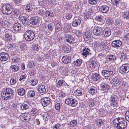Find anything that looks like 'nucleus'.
<instances>
[{
  "instance_id": "obj_1",
  "label": "nucleus",
  "mask_w": 129,
  "mask_h": 129,
  "mask_svg": "<svg viewBox=\"0 0 129 129\" xmlns=\"http://www.w3.org/2000/svg\"><path fill=\"white\" fill-rule=\"evenodd\" d=\"M113 123L115 127L118 129H124L126 127V121L122 117L116 118L113 121Z\"/></svg>"
},
{
  "instance_id": "obj_2",
  "label": "nucleus",
  "mask_w": 129,
  "mask_h": 129,
  "mask_svg": "<svg viewBox=\"0 0 129 129\" xmlns=\"http://www.w3.org/2000/svg\"><path fill=\"white\" fill-rule=\"evenodd\" d=\"M13 94V91L10 88H7L4 89L1 94L2 99L5 100H9L12 98Z\"/></svg>"
},
{
  "instance_id": "obj_3",
  "label": "nucleus",
  "mask_w": 129,
  "mask_h": 129,
  "mask_svg": "<svg viewBox=\"0 0 129 129\" xmlns=\"http://www.w3.org/2000/svg\"><path fill=\"white\" fill-rule=\"evenodd\" d=\"M12 6L8 4L4 5L2 8V11L3 13L5 14H10L12 13Z\"/></svg>"
},
{
  "instance_id": "obj_4",
  "label": "nucleus",
  "mask_w": 129,
  "mask_h": 129,
  "mask_svg": "<svg viewBox=\"0 0 129 129\" xmlns=\"http://www.w3.org/2000/svg\"><path fill=\"white\" fill-rule=\"evenodd\" d=\"M24 37L26 40L30 41L33 40L35 38V34L32 31L28 30L25 32Z\"/></svg>"
},
{
  "instance_id": "obj_5",
  "label": "nucleus",
  "mask_w": 129,
  "mask_h": 129,
  "mask_svg": "<svg viewBox=\"0 0 129 129\" xmlns=\"http://www.w3.org/2000/svg\"><path fill=\"white\" fill-rule=\"evenodd\" d=\"M94 46L101 50L107 49L108 48L106 44L102 43L99 41H96L95 42Z\"/></svg>"
},
{
  "instance_id": "obj_6",
  "label": "nucleus",
  "mask_w": 129,
  "mask_h": 129,
  "mask_svg": "<svg viewBox=\"0 0 129 129\" xmlns=\"http://www.w3.org/2000/svg\"><path fill=\"white\" fill-rule=\"evenodd\" d=\"M65 103L66 104L71 105L72 107L76 106L78 104L77 101L71 96L67 98L65 101Z\"/></svg>"
},
{
  "instance_id": "obj_7",
  "label": "nucleus",
  "mask_w": 129,
  "mask_h": 129,
  "mask_svg": "<svg viewBox=\"0 0 129 129\" xmlns=\"http://www.w3.org/2000/svg\"><path fill=\"white\" fill-rule=\"evenodd\" d=\"M118 97L115 95H112L110 98L109 101L111 106L116 107L118 104Z\"/></svg>"
},
{
  "instance_id": "obj_8",
  "label": "nucleus",
  "mask_w": 129,
  "mask_h": 129,
  "mask_svg": "<svg viewBox=\"0 0 129 129\" xmlns=\"http://www.w3.org/2000/svg\"><path fill=\"white\" fill-rule=\"evenodd\" d=\"M119 72L123 74H126L129 71V64H125L120 66Z\"/></svg>"
},
{
  "instance_id": "obj_9",
  "label": "nucleus",
  "mask_w": 129,
  "mask_h": 129,
  "mask_svg": "<svg viewBox=\"0 0 129 129\" xmlns=\"http://www.w3.org/2000/svg\"><path fill=\"white\" fill-rule=\"evenodd\" d=\"M113 83L118 89L122 88L126 85L125 83H122L120 80L118 79H113Z\"/></svg>"
},
{
  "instance_id": "obj_10",
  "label": "nucleus",
  "mask_w": 129,
  "mask_h": 129,
  "mask_svg": "<svg viewBox=\"0 0 129 129\" xmlns=\"http://www.w3.org/2000/svg\"><path fill=\"white\" fill-rule=\"evenodd\" d=\"M100 104L99 101L97 99H88V105L89 107L98 106Z\"/></svg>"
},
{
  "instance_id": "obj_11",
  "label": "nucleus",
  "mask_w": 129,
  "mask_h": 129,
  "mask_svg": "<svg viewBox=\"0 0 129 129\" xmlns=\"http://www.w3.org/2000/svg\"><path fill=\"white\" fill-rule=\"evenodd\" d=\"M102 27L99 25L95 26L92 30L93 34L97 36H101L102 34Z\"/></svg>"
},
{
  "instance_id": "obj_12",
  "label": "nucleus",
  "mask_w": 129,
  "mask_h": 129,
  "mask_svg": "<svg viewBox=\"0 0 129 129\" xmlns=\"http://www.w3.org/2000/svg\"><path fill=\"white\" fill-rule=\"evenodd\" d=\"M30 117V114L28 113H21L20 116L21 120L24 122L28 121Z\"/></svg>"
},
{
  "instance_id": "obj_13",
  "label": "nucleus",
  "mask_w": 129,
  "mask_h": 129,
  "mask_svg": "<svg viewBox=\"0 0 129 129\" xmlns=\"http://www.w3.org/2000/svg\"><path fill=\"white\" fill-rule=\"evenodd\" d=\"M41 102L43 106L46 107L50 104V99L48 97L43 98L41 99Z\"/></svg>"
},
{
  "instance_id": "obj_14",
  "label": "nucleus",
  "mask_w": 129,
  "mask_h": 129,
  "mask_svg": "<svg viewBox=\"0 0 129 129\" xmlns=\"http://www.w3.org/2000/svg\"><path fill=\"white\" fill-rule=\"evenodd\" d=\"M102 75L105 77L113 75V71L109 69L102 70L101 72Z\"/></svg>"
},
{
  "instance_id": "obj_15",
  "label": "nucleus",
  "mask_w": 129,
  "mask_h": 129,
  "mask_svg": "<svg viewBox=\"0 0 129 129\" xmlns=\"http://www.w3.org/2000/svg\"><path fill=\"white\" fill-rule=\"evenodd\" d=\"M27 15L25 16H20L19 19L24 25H27L29 23V19L27 18Z\"/></svg>"
},
{
  "instance_id": "obj_16",
  "label": "nucleus",
  "mask_w": 129,
  "mask_h": 129,
  "mask_svg": "<svg viewBox=\"0 0 129 129\" xmlns=\"http://www.w3.org/2000/svg\"><path fill=\"white\" fill-rule=\"evenodd\" d=\"M30 23L33 25H35L39 24V20L37 17H32L30 18Z\"/></svg>"
},
{
  "instance_id": "obj_17",
  "label": "nucleus",
  "mask_w": 129,
  "mask_h": 129,
  "mask_svg": "<svg viewBox=\"0 0 129 129\" xmlns=\"http://www.w3.org/2000/svg\"><path fill=\"white\" fill-rule=\"evenodd\" d=\"M109 8L108 6L104 5L100 6L99 8V11L103 13H106L109 11Z\"/></svg>"
},
{
  "instance_id": "obj_18",
  "label": "nucleus",
  "mask_w": 129,
  "mask_h": 129,
  "mask_svg": "<svg viewBox=\"0 0 129 129\" xmlns=\"http://www.w3.org/2000/svg\"><path fill=\"white\" fill-rule=\"evenodd\" d=\"M122 44L121 42L119 40L113 41L111 43L112 46L115 48L120 47Z\"/></svg>"
},
{
  "instance_id": "obj_19",
  "label": "nucleus",
  "mask_w": 129,
  "mask_h": 129,
  "mask_svg": "<svg viewBox=\"0 0 129 129\" xmlns=\"http://www.w3.org/2000/svg\"><path fill=\"white\" fill-rule=\"evenodd\" d=\"M110 86L108 83H102L100 85V88L102 90H108L109 89Z\"/></svg>"
},
{
  "instance_id": "obj_20",
  "label": "nucleus",
  "mask_w": 129,
  "mask_h": 129,
  "mask_svg": "<svg viewBox=\"0 0 129 129\" xmlns=\"http://www.w3.org/2000/svg\"><path fill=\"white\" fill-rule=\"evenodd\" d=\"M9 57V55L5 52H2L0 54V59L2 61L7 60Z\"/></svg>"
},
{
  "instance_id": "obj_21",
  "label": "nucleus",
  "mask_w": 129,
  "mask_h": 129,
  "mask_svg": "<svg viewBox=\"0 0 129 129\" xmlns=\"http://www.w3.org/2000/svg\"><path fill=\"white\" fill-rule=\"evenodd\" d=\"M92 10L90 8H89L88 9L84 11V16L85 19L88 18L90 17V15L92 13Z\"/></svg>"
},
{
  "instance_id": "obj_22",
  "label": "nucleus",
  "mask_w": 129,
  "mask_h": 129,
  "mask_svg": "<svg viewBox=\"0 0 129 129\" xmlns=\"http://www.w3.org/2000/svg\"><path fill=\"white\" fill-rule=\"evenodd\" d=\"M71 27V25L69 24L66 23L64 24V27L63 29V31L66 33L70 32Z\"/></svg>"
},
{
  "instance_id": "obj_23",
  "label": "nucleus",
  "mask_w": 129,
  "mask_h": 129,
  "mask_svg": "<svg viewBox=\"0 0 129 129\" xmlns=\"http://www.w3.org/2000/svg\"><path fill=\"white\" fill-rule=\"evenodd\" d=\"M92 78L94 81H100L101 79V76L97 73H94L92 75Z\"/></svg>"
},
{
  "instance_id": "obj_24",
  "label": "nucleus",
  "mask_w": 129,
  "mask_h": 129,
  "mask_svg": "<svg viewBox=\"0 0 129 129\" xmlns=\"http://www.w3.org/2000/svg\"><path fill=\"white\" fill-rule=\"evenodd\" d=\"M103 33L104 36L106 37H109L111 33L110 29L108 27L105 28L103 31Z\"/></svg>"
},
{
  "instance_id": "obj_25",
  "label": "nucleus",
  "mask_w": 129,
  "mask_h": 129,
  "mask_svg": "<svg viewBox=\"0 0 129 129\" xmlns=\"http://www.w3.org/2000/svg\"><path fill=\"white\" fill-rule=\"evenodd\" d=\"M65 39L66 41L70 44H72L74 40L72 36L69 34H67L66 36Z\"/></svg>"
},
{
  "instance_id": "obj_26",
  "label": "nucleus",
  "mask_w": 129,
  "mask_h": 129,
  "mask_svg": "<svg viewBox=\"0 0 129 129\" xmlns=\"http://www.w3.org/2000/svg\"><path fill=\"white\" fill-rule=\"evenodd\" d=\"M62 61L63 63L67 64L70 63L71 61L70 57L67 56H63L62 58Z\"/></svg>"
},
{
  "instance_id": "obj_27",
  "label": "nucleus",
  "mask_w": 129,
  "mask_h": 129,
  "mask_svg": "<svg viewBox=\"0 0 129 129\" xmlns=\"http://www.w3.org/2000/svg\"><path fill=\"white\" fill-rule=\"evenodd\" d=\"M48 30H47L46 31L45 30V31L46 32V34L47 35H49L51 33L53 29V24L52 23H49L47 25Z\"/></svg>"
},
{
  "instance_id": "obj_28",
  "label": "nucleus",
  "mask_w": 129,
  "mask_h": 129,
  "mask_svg": "<svg viewBox=\"0 0 129 129\" xmlns=\"http://www.w3.org/2000/svg\"><path fill=\"white\" fill-rule=\"evenodd\" d=\"M91 37V35L89 32L86 31L85 32L83 35V38L85 41L89 40Z\"/></svg>"
},
{
  "instance_id": "obj_29",
  "label": "nucleus",
  "mask_w": 129,
  "mask_h": 129,
  "mask_svg": "<svg viewBox=\"0 0 129 129\" xmlns=\"http://www.w3.org/2000/svg\"><path fill=\"white\" fill-rule=\"evenodd\" d=\"M84 90L82 89L79 88L74 91L75 94L78 96L82 95L84 93Z\"/></svg>"
},
{
  "instance_id": "obj_30",
  "label": "nucleus",
  "mask_w": 129,
  "mask_h": 129,
  "mask_svg": "<svg viewBox=\"0 0 129 129\" xmlns=\"http://www.w3.org/2000/svg\"><path fill=\"white\" fill-rule=\"evenodd\" d=\"M26 12H33L34 10V6L30 4L27 5L25 7Z\"/></svg>"
},
{
  "instance_id": "obj_31",
  "label": "nucleus",
  "mask_w": 129,
  "mask_h": 129,
  "mask_svg": "<svg viewBox=\"0 0 129 129\" xmlns=\"http://www.w3.org/2000/svg\"><path fill=\"white\" fill-rule=\"evenodd\" d=\"M12 36L8 33H6L5 35V40L8 42H11L12 40Z\"/></svg>"
},
{
  "instance_id": "obj_32",
  "label": "nucleus",
  "mask_w": 129,
  "mask_h": 129,
  "mask_svg": "<svg viewBox=\"0 0 129 129\" xmlns=\"http://www.w3.org/2000/svg\"><path fill=\"white\" fill-rule=\"evenodd\" d=\"M13 28L15 31H19L21 28V26L20 24L19 23H16L14 25Z\"/></svg>"
},
{
  "instance_id": "obj_33",
  "label": "nucleus",
  "mask_w": 129,
  "mask_h": 129,
  "mask_svg": "<svg viewBox=\"0 0 129 129\" xmlns=\"http://www.w3.org/2000/svg\"><path fill=\"white\" fill-rule=\"evenodd\" d=\"M38 91L41 93H44L46 92V89L44 86L43 85H40L38 88Z\"/></svg>"
},
{
  "instance_id": "obj_34",
  "label": "nucleus",
  "mask_w": 129,
  "mask_h": 129,
  "mask_svg": "<svg viewBox=\"0 0 129 129\" xmlns=\"http://www.w3.org/2000/svg\"><path fill=\"white\" fill-rule=\"evenodd\" d=\"M112 4L116 7H121V3L120 0H111Z\"/></svg>"
},
{
  "instance_id": "obj_35",
  "label": "nucleus",
  "mask_w": 129,
  "mask_h": 129,
  "mask_svg": "<svg viewBox=\"0 0 129 129\" xmlns=\"http://www.w3.org/2000/svg\"><path fill=\"white\" fill-rule=\"evenodd\" d=\"M81 22V20L80 19L78 18L75 19L74 20L72 23V25L74 27H76L77 25H80Z\"/></svg>"
},
{
  "instance_id": "obj_36",
  "label": "nucleus",
  "mask_w": 129,
  "mask_h": 129,
  "mask_svg": "<svg viewBox=\"0 0 129 129\" xmlns=\"http://www.w3.org/2000/svg\"><path fill=\"white\" fill-rule=\"evenodd\" d=\"M90 50L88 48H85L83 49L82 55L85 57H86L90 53Z\"/></svg>"
},
{
  "instance_id": "obj_37",
  "label": "nucleus",
  "mask_w": 129,
  "mask_h": 129,
  "mask_svg": "<svg viewBox=\"0 0 129 129\" xmlns=\"http://www.w3.org/2000/svg\"><path fill=\"white\" fill-rule=\"evenodd\" d=\"M88 92L91 95H95L97 92L96 88L94 87H92L88 90Z\"/></svg>"
},
{
  "instance_id": "obj_38",
  "label": "nucleus",
  "mask_w": 129,
  "mask_h": 129,
  "mask_svg": "<svg viewBox=\"0 0 129 129\" xmlns=\"http://www.w3.org/2000/svg\"><path fill=\"white\" fill-rule=\"evenodd\" d=\"M70 48L68 46L63 45L62 47V51L63 53H69L70 52Z\"/></svg>"
},
{
  "instance_id": "obj_39",
  "label": "nucleus",
  "mask_w": 129,
  "mask_h": 129,
  "mask_svg": "<svg viewBox=\"0 0 129 129\" xmlns=\"http://www.w3.org/2000/svg\"><path fill=\"white\" fill-rule=\"evenodd\" d=\"M88 64L89 65L90 68L93 69L95 67L96 64L95 61L92 60L89 61L88 62Z\"/></svg>"
},
{
  "instance_id": "obj_40",
  "label": "nucleus",
  "mask_w": 129,
  "mask_h": 129,
  "mask_svg": "<svg viewBox=\"0 0 129 129\" xmlns=\"http://www.w3.org/2000/svg\"><path fill=\"white\" fill-rule=\"evenodd\" d=\"M18 94L20 95H23L25 93V89L23 88H19L17 89Z\"/></svg>"
},
{
  "instance_id": "obj_41",
  "label": "nucleus",
  "mask_w": 129,
  "mask_h": 129,
  "mask_svg": "<svg viewBox=\"0 0 129 129\" xmlns=\"http://www.w3.org/2000/svg\"><path fill=\"white\" fill-rule=\"evenodd\" d=\"M20 108L21 110H26L28 109L29 106L27 104L23 103L21 104Z\"/></svg>"
},
{
  "instance_id": "obj_42",
  "label": "nucleus",
  "mask_w": 129,
  "mask_h": 129,
  "mask_svg": "<svg viewBox=\"0 0 129 129\" xmlns=\"http://www.w3.org/2000/svg\"><path fill=\"white\" fill-rule=\"evenodd\" d=\"M38 112V110L36 108H33L30 110V113L33 116L36 115Z\"/></svg>"
},
{
  "instance_id": "obj_43",
  "label": "nucleus",
  "mask_w": 129,
  "mask_h": 129,
  "mask_svg": "<svg viewBox=\"0 0 129 129\" xmlns=\"http://www.w3.org/2000/svg\"><path fill=\"white\" fill-rule=\"evenodd\" d=\"M12 62L14 63L18 62L20 60L19 57L16 56H12Z\"/></svg>"
},
{
  "instance_id": "obj_44",
  "label": "nucleus",
  "mask_w": 129,
  "mask_h": 129,
  "mask_svg": "<svg viewBox=\"0 0 129 129\" xmlns=\"http://www.w3.org/2000/svg\"><path fill=\"white\" fill-rule=\"evenodd\" d=\"M43 119L45 122L47 121L49 119V116L48 113L47 112L44 113L43 115Z\"/></svg>"
},
{
  "instance_id": "obj_45",
  "label": "nucleus",
  "mask_w": 129,
  "mask_h": 129,
  "mask_svg": "<svg viewBox=\"0 0 129 129\" xmlns=\"http://www.w3.org/2000/svg\"><path fill=\"white\" fill-rule=\"evenodd\" d=\"M108 57L110 61L113 62L115 61L116 59L115 56L113 55L110 54L108 55Z\"/></svg>"
},
{
  "instance_id": "obj_46",
  "label": "nucleus",
  "mask_w": 129,
  "mask_h": 129,
  "mask_svg": "<svg viewBox=\"0 0 129 129\" xmlns=\"http://www.w3.org/2000/svg\"><path fill=\"white\" fill-rule=\"evenodd\" d=\"M45 15L47 17H53L54 15L52 11H46L45 13Z\"/></svg>"
},
{
  "instance_id": "obj_47",
  "label": "nucleus",
  "mask_w": 129,
  "mask_h": 129,
  "mask_svg": "<svg viewBox=\"0 0 129 129\" xmlns=\"http://www.w3.org/2000/svg\"><path fill=\"white\" fill-rule=\"evenodd\" d=\"M96 125L98 126H100L103 124L102 120L101 119H98L96 120Z\"/></svg>"
},
{
  "instance_id": "obj_48",
  "label": "nucleus",
  "mask_w": 129,
  "mask_h": 129,
  "mask_svg": "<svg viewBox=\"0 0 129 129\" xmlns=\"http://www.w3.org/2000/svg\"><path fill=\"white\" fill-rule=\"evenodd\" d=\"M35 95V93L34 91L32 90H30L28 91L27 96L29 97H33Z\"/></svg>"
},
{
  "instance_id": "obj_49",
  "label": "nucleus",
  "mask_w": 129,
  "mask_h": 129,
  "mask_svg": "<svg viewBox=\"0 0 129 129\" xmlns=\"http://www.w3.org/2000/svg\"><path fill=\"white\" fill-rule=\"evenodd\" d=\"M82 62V60L80 59H78L75 61H74V64L75 66H78L80 65Z\"/></svg>"
},
{
  "instance_id": "obj_50",
  "label": "nucleus",
  "mask_w": 129,
  "mask_h": 129,
  "mask_svg": "<svg viewBox=\"0 0 129 129\" xmlns=\"http://www.w3.org/2000/svg\"><path fill=\"white\" fill-rule=\"evenodd\" d=\"M10 84L11 85H14L17 82V79L15 77L11 78L10 81Z\"/></svg>"
},
{
  "instance_id": "obj_51",
  "label": "nucleus",
  "mask_w": 129,
  "mask_h": 129,
  "mask_svg": "<svg viewBox=\"0 0 129 129\" xmlns=\"http://www.w3.org/2000/svg\"><path fill=\"white\" fill-rule=\"evenodd\" d=\"M61 29L60 25L58 23H57L55 25V30L56 31H60Z\"/></svg>"
},
{
  "instance_id": "obj_52",
  "label": "nucleus",
  "mask_w": 129,
  "mask_h": 129,
  "mask_svg": "<svg viewBox=\"0 0 129 129\" xmlns=\"http://www.w3.org/2000/svg\"><path fill=\"white\" fill-rule=\"evenodd\" d=\"M10 68L14 72H16L19 69V67L16 65H13L11 66Z\"/></svg>"
},
{
  "instance_id": "obj_53",
  "label": "nucleus",
  "mask_w": 129,
  "mask_h": 129,
  "mask_svg": "<svg viewBox=\"0 0 129 129\" xmlns=\"http://www.w3.org/2000/svg\"><path fill=\"white\" fill-rule=\"evenodd\" d=\"M73 10H77L79 9L78 4L76 3L75 2L74 3V5H73Z\"/></svg>"
},
{
  "instance_id": "obj_54",
  "label": "nucleus",
  "mask_w": 129,
  "mask_h": 129,
  "mask_svg": "<svg viewBox=\"0 0 129 129\" xmlns=\"http://www.w3.org/2000/svg\"><path fill=\"white\" fill-rule=\"evenodd\" d=\"M8 23V22L7 21H3L2 19H0V27L3 26L5 25L6 26Z\"/></svg>"
},
{
  "instance_id": "obj_55",
  "label": "nucleus",
  "mask_w": 129,
  "mask_h": 129,
  "mask_svg": "<svg viewBox=\"0 0 129 129\" xmlns=\"http://www.w3.org/2000/svg\"><path fill=\"white\" fill-rule=\"evenodd\" d=\"M38 83V81L36 79H32L31 80L30 83L33 86L36 85Z\"/></svg>"
},
{
  "instance_id": "obj_56",
  "label": "nucleus",
  "mask_w": 129,
  "mask_h": 129,
  "mask_svg": "<svg viewBox=\"0 0 129 129\" xmlns=\"http://www.w3.org/2000/svg\"><path fill=\"white\" fill-rule=\"evenodd\" d=\"M103 16L101 15L96 16L95 18V19L98 21L101 22L103 21Z\"/></svg>"
},
{
  "instance_id": "obj_57",
  "label": "nucleus",
  "mask_w": 129,
  "mask_h": 129,
  "mask_svg": "<svg viewBox=\"0 0 129 129\" xmlns=\"http://www.w3.org/2000/svg\"><path fill=\"white\" fill-rule=\"evenodd\" d=\"M47 54L49 56H51L52 55V56L54 57H55L56 56V54L54 52H51L49 51H48V52H47Z\"/></svg>"
},
{
  "instance_id": "obj_58",
  "label": "nucleus",
  "mask_w": 129,
  "mask_h": 129,
  "mask_svg": "<svg viewBox=\"0 0 129 129\" xmlns=\"http://www.w3.org/2000/svg\"><path fill=\"white\" fill-rule=\"evenodd\" d=\"M28 66L30 68H33L35 66L34 62L33 61H31L28 63Z\"/></svg>"
},
{
  "instance_id": "obj_59",
  "label": "nucleus",
  "mask_w": 129,
  "mask_h": 129,
  "mask_svg": "<svg viewBox=\"0 0 129 129\" xmlns=\"http://www.w3.org/2000/svg\"><path fill=\"white\" fill-rule=\"evenodd\" d=\"M77 121L74 120L70 122V125L71 126H74L77 124Z\"/></svg>"
},
{
  "instance_id": "obj_60",
  "label": "nucleus",
  "mask_w": 129,
  "mask_h": 129,
  "mask_svg": "<svg viewBox=\"0 0 129 129\" xmlns=\"http://www.w3.org/2000/svg\"><path fill=\"white\" fill-rule=\"evenodd\" d=\"M53 129H60L61 125L58 123L54 125L53 126Z\"/></svg>"
},
{
  "instance_id": "obj_61",
  "label": "nucleus",
  "mask_w": 129,
  "mask_h": 129,
  "mask_svg": "<svg viewBox=\"0 0 129 129\" xmlns=\"http://www.w3.org/2000/svg\"><path fill=\"white\" fill-rule=\"evenodd\" d=\"M88 2L92 5H95L97 3L96 0H88Z\"/></svg>"
},
{
  "instance_id": "obj_62",
  "label": "nucleus",
  "mask_w": 129,
  "mask_h": 129,
  "mask_svg": "<svg viewBox=\"0 0 129 129\" xmlns=\"http://www.w3.org/2000/svg\"><path fill=\"white\" fill-rule=\"evenodd\" d=\"M12 14L14 16H17L19 14V12L17 10L15 9L13 11Z\"/></svg>"
},
{
  "instance_id": "obj_63",
  "label": "nucleus",
  "mask_w": 129,
  "mask_h": 129,
  "mask_svg": "<svg viewBox=\"0 0 129 129\" xmlns=\"http://www.w3.org/2000/svg\"><path fill=\"white\" fill-rule=\"evenodd\" d=\"M45 11L42 9H40L38 12V14L39 15L42 16L44 15Z\"/></svg>"
},
{
  "instance_id": "obj_64",
  "label": "nucleus",
  "mask_w": 129,
  "mask_h": 129,
  "mask_svg": "<svg viewBox=\"0 0 129 129\" xmlns=\"http://www.w3.org/2000/svg\"><path fill=\"white\" fill-rule=\"evenodd\" d=\"M125 117L126 120L129 122V110L126 112Z\"/></svg>"
}]
</instances>
